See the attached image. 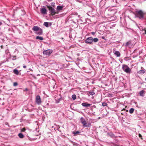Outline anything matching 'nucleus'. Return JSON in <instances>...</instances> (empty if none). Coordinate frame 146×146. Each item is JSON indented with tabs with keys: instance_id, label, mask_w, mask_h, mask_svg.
<instances>
[{
	"instance_id": "f257e3e1",
	"label": "nucleus",
	"mask_w": 146,
	"mask_h": 146,
	"mask_svg": "<svg viewBox=\"0 0 146 146\" xmlns=\"http://www.w3.org/2000/svg\"><path fill=\"white\" fill-rule=\"evenodd\" d=\"M99 40L97 38H93L92 37L87 38L85 41V42L87 44H92L93 42H96L98 41Z\"/></svg>"
},
{
	"instance_id": "f03ea898",
	"label": "nucleus",
	"mask_w": 146,
	"mask_h": 146,
	"mask_svg": "<svg viewBox=\"0 0 146 146\" xmlns=\"http://www.w3.org/2000/svg\"><path fill=\"white\" fill-rule=\"evenodd\" d=\"M32 30L35 32V33L37 35H40L42 34V29L38 26H34L32 28Z\"/></svg>"
},
{
	"instance_id": "7ed1b4c3",
	"label": "nucleus",
	"mask_w": 146,
	"mask_h": 146,
	"mask_svg": "<svg viewBox=\"0 0 146 146\" xmlns=\"http://www.w3.org/2000/svg\"><path fill=\"white\" fill-rule=\"evenodd\" d=\"M144 14V13L141 10L136 11V16L140 19H143V18Z\"/></svg>"
},
{
	"instance_id": "20e7f679",
	"label": "nucleus",
	"mask_w": 146,
	"mask_h": 146,
	"mask_svg": "<svg viewBox=\"0 0 146 146\" xmlns=\"http://www.w3.org/2000/svg\"><path fill=\"white\" fill-rule=\"evenodd\" d=\"M122 68L123 70L127 73H129L131 72V69L127 65L123 64Z\"/></svg>"
},
{
	"instance_id": "39448f33",
	"label": "nucleus",
	"mask_w": 146,
	"mask_h": 146,
	"mask_svg": "<svg viewBox=\"0 0 146 146\" xmlns=\"http://www.w3.org/2000/svg\"><path fill=\"white\" fill-rule=\"evenodd\" d=\"M81 123L83 124V126L84 127H90L91 126V123H89L87 125L85 119L82 117L80 118Z\"/></svg>"
},
{
	"instance_id": "423d86ee",
	"label": "nucleus",
	"mask_w": 146,
	"mask_h": 146,
	"mask_svg": "<svg viewBox=\"0 0 146 146\" xmlns=\"http://www.w3.org/2000/svg\"><path fill=\"white\" fill-rule=\"evenodd\" d=\"M52 52V50L50 49H48L43 51V53L44 55L46 56H49Z\"/></svg>"
},
{
	"instance_id": "0eeeda50",
	"label": "nucleus",
	"mask_w": 146,
	"mask_h": 146,
	"mask_svg": "<svg viewBox=\"0 0 146 146\" xmlns=\"http://www.w3.org/2000/svg\"><path fill=\"white\" fill-rule=\"evenodd\" d=\"M37 104L38 105H40L41 103V98L38 95L37 96L35 100Z\"/></svg>"
},
{
	"instance_id": "6e6552de",
	"label": "nucleus",
	"mask_w": 146,
	"mask_h": 146,
	"mask_svg": "<svg viewBox=\"0 0 146 146\" xmlns=\"http://www.w3.org/2000/svg\"><path fill=\"white\" fill-rule=\"evenodd\" d=\"M48 8L51 13V15L52 16L54 15V13L55 11V10L53 8L50 6H48Z\"/></svg>"
},
{
	"instance_id": "1a4fd4ad",
	"label": "nucleus",
	"mask_w": 146,
	"mask_h": 146,
	"mask_svg": "<svg viewBox=\"0 0 146 146\" xmlns=\"http://www.w3.org/2000/svg\"><path fill=\"white\" fill-rule=\"evenodd\" d=\"M40 11L43 14H46V10L45 8H42L40 9Z\"/></svg>"
},
{
	"instance_id": "9d476101",
	"label": "nucleus",
	"mask_w": 146,
	"mask_h": 146,
	"mask_svg": "<svg viewBox=\"0 0 146 146\" xmlns=\"http://www.w3.org/2000/svg\"><path fill=\"white\" fill-rule=\"evenodd\" d=\"M63 7V6H57L56 10L58 11H61L62 10Z\"/></svg>"
},
{
	"instance_id": "9b49d317",
	"label": "nucleus",
	"mask_w": 146,
	"mask_h": 146,
	"mask_svg": "<svg viewBox=\"0 0 146 146\" xmlns=\"http://www.w3.org/2000/svg\"><path fill=\"white\" fill-rule=\"evenodd\" d=\"M82 105L84 107H88L90 106L91 104H88L86 103H82Z\"/></svg>"
},
{
	"instance_id": "f8f14e48",
	"label": "nucleus",
	"mask_w": 146,
	"mask_h": 146,
	"mask_svg": "<svg viewBox=\"0 0 146 146\" xmlns=\"http://www.w3.org/2000/svg\"><path fill=\"white\" fill-rule=\"evenodd\" d=\"M114 53L117 57H119L120 56V54L118 51H115L114 52Z\"/></svg>"
},
{
	"instance_id": "ddd939ff",
	"label": "nucleus",
	"mask_w": 146,
	"mask_h": 146,
	"mask_svg": "<svg viewBox=\"0 0 146 146\" xmlns=\"http://www.w3.org/2000/svg\"><path fill=\"white\" fill-rule=\"evenodd\" d=\"M144 90H142L139 92V94L141 96L143 97L144 96Z\"/></svg>"
},
{
	"instance_id": "4468645a",
	"label": "nucleus",
	"mask_w": 146,
	"mask_h": 146,
	"mask_svg": "<svg viewBox=\"0 0 146 146\" xmlns=\"http://www.w3.org/2000/svg\"><path fill=\"white\" fill-rule=\"evenodd\" d=\"M145 72V71L144 70H141L138 71L137 72V73L140 74H144Z\"/></svg>"
},
{
	"instance_id": "2eb2a0df",
	"label": "nucleus",
	"mask_w": 146,
	"mask_h": 146,
	"mask_svg": "<svg viewBox=\"0 0 146 146\" xmlns=\"http://www.w3.org/2000/svg\"><path fill=\"white\" fill-rule=\"evenodd\" d=\"M88 95H89L88 94L91 95L93 96L95 94V92L94 91H90L88 92Z\"/></svg>"
},
{
	"instance_id": "dca6fc26",
	"label": "nucleus",
	"mask_w": 146,
	"mask_h": 146,
	"mask_svg": "<svg viewBox=\"0 0 146 146\" xmlns=\"http://www.w3.org/2000/svg\"><path fill=\"white\" fill-rule=\"evenodd\" d=\"M36 39H39L40 40H43V38L42 37L39 36H37L36 37Z\"/></svg>"
},
{
	"instance_id": "f3484780",
	"label": "nucleus",
	"mask_w": 146,
	"mask_h": 146,
	"mask_svg": "<svg viewBox=\"0 0 146 146\" xmlns=\"http://www.w3.org/2000/svg\"><path fill=\"white\" fill-rule=\"evenodd\" d=\"M131 44V41H129L126 43L125 45V46H128L129 45Z\"/></svg>"
},
{
	"instance_id": "a211bd4d",
	"label": "nucleus",
	"mask_w": 146,
	"mask_h": 146,
	"mask_svg": "<svg viewBox=\"0 0 146 146\" xmlns=\"http://www.w3.org/2000/svg\"><path fill=\"white\" fill-rule=\"evenodd\" d=\"M13 72L15 74L17 75L19 73L18 70L16 69H15L13 70Z\"/></svg>"
},
{
	"instance_id": "6ab92c4d",
	"label": "nucleus",
	"mask_w": 146,
	"mask_h": 146,
	"mask_svg": "<svg viewBox=\"0 0 146 146\" xmlns=\"http://www.w3.org/2000/svg\"><path fill=\"white\" fill-rule=\"evenodd\" d=\"M19 138H23L24 137V135L22 133H19L18 135Z\"/></svg>"
},
{
	"instance_id": "aec40b11",
	"label": "nucleus",
	"mask_w": 146,
	"mask_h": 146,
	"mask_svg": "<svg viewBox=\"0 0 146 146\" xmlns=\"http://www.w3.org/2000/svg\"><path fill=\"white\" fill-rule=\"evenodd\" d=\"M44 25L46 27H49L48 23L46 22H44Z\"/></svg>"
},
{
	"instance_id": "412c9836",
	"label": "nucleus",
	"mask_w": 146,
	"mask_h": 146,
	"mask_svg": "<svg viewBox=\"0 0 146 146\" xmlns=\"http://www.w3.org/2000/svg\"><path fill=\"white\" fill-rule=\"evenodd\" d=\"M72 98L74 100H75L76 98V96L75 94L72 95Z\"/></svg>"
},
{
	"instance_id": "4be33fe9",
	"label": "nucleus",
	"mask_w": 146,
	"mask_h": 146,
	"mask_svg": "<svg viewBox=\"0 0 146 146\" xmlns=\"http://www.w3.org/2000/svg\"><path fill=\"white\" fill-rule=\"evenodd\" d=\"M134 109L133 108H131L130 109L129 111V112L130 113H133Z\"/></svg>"
},
{
	"instance_id": "5701e85b",
	"label": "nucleus",
	"mask_w": 146,
	"mask_h": 146,
	"mask_svg": "<svg viewBox=\"0 0 146 146\" xmlns=\"http://www.w3.org/2000/svg\"><path fill=\"white\" fill-rule=\"evenodd\" d=\"M61 98H60L56 100V103H58L60 102V101L61 100Z\"/></svg>"
},
{
	"instance_id": "b1692460",
	"label": "nucleus",
	"mask_w": 146,
	"mask_h": 146,
	"mask_svg": "<svg viewBox=\"0 0 146 146\" xmlns=\"http://www.w3.org/2000/svg\"><path fill=\"white\" fill-rule=\"evenodd\" d=\"M107 105V104L105 102H103L102 103V106H106Z\"/></svg>"
},
{
	"instance_id": "393cba45",
	"label": "nucleus",
	"mask_w": 146,
	"mask_h": 146,
	"mask_svg": "<svg viewBox=\"0 0 146 146\" xmlns=\"http://www.w3.org/2000/svg\"><path fill=\"white\" fill-rule=\"evenodd\" d=\"M18 85V84L16 82H15L13 83V86H17Z\"/></svg>"
},
{
	"instance_id": "a878e982",
	"label": "nucleus",
	"mask_w": 146,
	"mask_h": 146,
	"mask_svg": "<svg viewBox=\"0 0 146 146\" xmlns=\"http://www.w3.org/2000/svg\"><path fill=\"white\" fill-rule=\"evenodd\" d=\"M51 5L52 6L54 7L55 5V3L54 2H52L51 3Z\"/></svg>"
},
{
	"instance_id": "bb28decb",
	"label": "nucleus",
	"mask_w": 146,
	"mask_h": 146,
	"mask_svg": "<svg viewBox=\"0 0 146 146\" xmlns=\"http://www.w3.org/2000/svg\"><path fill=\"white\" fill-rule=\"evenodd\" d=\"M25 130H26V129H25V128H23L21 129V131H22V132H25Z\"/></svg>"
},
{
	"instance_id": "cd10ccee",
	"label": "nucleus",
	"mask_w": 146,
	"mask_h": 146,
	"mask_svg": "<svg viewBox=\"0 0 146 146\" xmlns=\"http://www.w3.org/2000/svg\"><path fill=\"white\" fill-rule=\"evenodd\" d=\"M80 133V132L79 131H77L76 132H75L74 133V134H77L79 133Z\"/></svg>"
},
{
	"instance_id": "c85d7f7f",
	"label": "nucleus",
	"mask_w": 146,
	"mask_h": 146,
	"mask_svg": "<svg viewBox=\"0 0 146 146\" xmlns=\"http://www.w3.org/2000/svg\"><path fill=\"white\" fill-rule=\"evenodd\" d=\"M59 11H58L57 10V11H55V13H54V15L56 14H58L59 13Z\"/></svg>"
},
{
	"instance_id": "c756f323",
	"label": "nucleus",
	"mask_w": 146,
	"mask_h": 146,
	"mask_svg": "<svg viewBox=\"0 0 146 146\" xmlns=\"http://www.w3.org/2000/svg\"><path fill=\"white\" fill-rule=\"evenodd\" d=\"M139 137L140 138H141V139H142V138H141L142 136L139 133Z\"/></svg>"
},
{
	"instance_id": "7c9ffc66",
	"label": "nucleus",
	"mask_w": 146,
	"mask_h": 146,
	"mask_svg": "<svg viewBox=\"0 0 146 146\" xmlns=\"http://www.w3.org/2000/svg\"><path fill=\"white\" fill-rule=\"evenodd\" d=\"M93 35H94L95 34V32H92L91 33Z\"/></svg>"
},
{
	"instance_id": "2f4dec72",
	"label": "nucleus",
	"mask_w": 146,
	"mask_h": 146,
	"mask_svg": "<svg viewBox=\"0 0 146 146\" xmlns=\"http://www.w3.org/2000/svg\"><path fill=\"white\" fill-rule=\"evenodd\" d=\"M28 89L27 88H26L25 90H24L23 91H28Z\"/></svg>"
},
{
	"instance_id": "473e14b6",
	"label": "nucleus",
	"mask_w": 146,
	"mask_h": 146,
	"mask_svg": "<svg viewBox=\"0 0 146 146\" xmlns=\"http://www.w3.org/2000/svg\"><path fill=\"white\" fill-rule=\"evenodd\" d=\"M23 67L24 68H26V66L25 65H24L23 66Z\"/></svg>"
},
{
	"instance_id": "72a5a7b5",
	"label": "nucleus",
	"mask_w": 146,
	"mask_h": 146,
	"mask_svg": "<svg viewBox=\"0 0 146 146\" xmlns=\"http://www.w3.org/2000/svg\"><path fill=\"white\" fill-rule=\"evenodd\" d=\"M2 23L0 22V25H2Z\"/></svg>"
},
{
	"instance_id": "f704fd0d",
	"label": "nucleus",
	"mask_w": 146,
	"mask_h": 146,
	"mask_svg": "<svg viewBox=\"0 0 146 146\" xmlns=\"http://www.w3.org/2000/svg\"><path fill=\"white\" fill-rule=\"evenodd\" d=\"M145 34H146V30H145Z\"/></svg>"
},
{
	"instance_id": "c9c22d12",
	"label": "nucleus",
	"mask_w": 146,
	"mask_h": 146,
	"mask_svg": "<svg viewBox=\"0 0 146 146\" xmlns=\"http://www.w3.org/2000/svg\"><path fill=\"white\" fill-rule=\"evenodd\" d=\"M121 114L122 115H123V113H121Z\"/></svg>"
},
{
	"instance_id": "e433bc0d",
	"label": "nucleus",
	"mask_w": 146,
	"mask_h": 146,
	"mask_svg": "<svg viewBox=\"0 0 146 146\" xmlns=\"http://www.w3.org/2000/svg\"><path fill=\"white\" fill-rule=\"evenodd\" d=\"M143 69V68L142 67H141V69Z\"/></svg>"
},
{
	"instance_id": "4c0bfd02",
	"label": "nucleus",
	"mask_w": 146,
	"mask_h": 146,
	"mask_svg": "<svg viewBox=\"0 0 146 146\" xmlns=\"http://www.w3.org/2000/svg\"><path fill=\"white\" fill-rule=\"evenodd\" d=\"M125 110V109H123V110Z\"/></svg>"
},
{
	"instance_id": "58836bf2",
	"label": "nucleus",
	"mask_w": 146,
	"mask_h": 146,
	"mask_svg": "<svg viewBox=\"0 0 146 146\" xmlns=\"http://www.w3.org/2000/svg\"><path fill=\"white\" fill-rule=\"evenodd\" d=\"M76 15H78L77 13H76Z\"/></svg>"
},
{
	"instance_id": "ea45409f",
	"label": "nucleus",
	"mask_w": 146,
	"mask_h": 146,
	"mask_svg": "<svg viewBox=\"0 0 146 146\" xmlns=\"http://www.w3.org/2000/svg\"><path fill=\"white\" fill-rule=\"evenodd\" d=\"M104 36H103V37H102V38H103V39H104Z\"/></svg>"
},
{
	"instance_id": "a19ab883",
	"label": "nucleus",
	"mask_w": 146,
	"mask_h": 146,
	"mask_svg": "<svg viewBox=\"0 0 146 146\" xmlns=\"http://www.w3.org/2000/svg\"><path fill=\"white\" fill-rule=\"evenodd\" d=\"M145 80L146 81V78H145Z\"/></svg>"
}]
</instances>
